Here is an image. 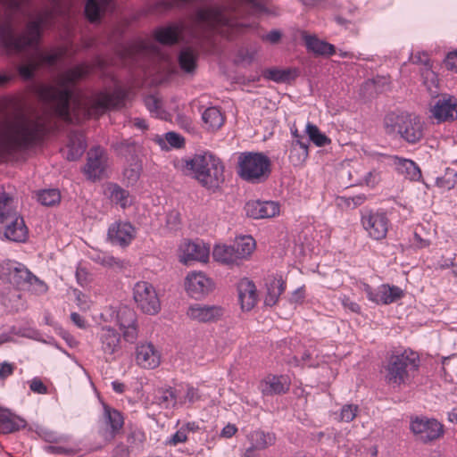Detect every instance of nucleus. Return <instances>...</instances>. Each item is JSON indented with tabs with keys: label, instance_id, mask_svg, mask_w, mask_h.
Wrapping results in <instances>:
<instances>
[{
	"label": "nucleus",
	"instance_id": "f257e3e1",
	"mask_svg": "<svg viewBox=\"0 0 457 457\" xmlns=\"http://www.w3.org/2000/svg\"><path fill=\"white\" fill-rule=\"evenodd\" d=\"M245 8L253 15L271 13L268 0H221L211 2L197 8L190 17V22L179 21L155 30L157 42L174 45L188 32L199 41H209L217 33L228 38L244 31L252 24L238 21L241 9Z\"/></svg>",
	"mask_w": 457,
	"mask_h": 457
},
{
	"label": "nucleus",
	"instance_id": "f03ea898",
	"mask_svg": "<svg viewBox=\"0 0 457 457\" xmlns=\"http://www.w3.org/2000/svg\"><path fill=\"white\" fill-rule=\"evenodd\" d=\"M51 18L50 11L39 12L19 35L14 34L10 22L0 24V42L3 46L16 54H23L17 70L25 80L32 79L40 67L54 66L64 54L61 48L42 49L39 46L42 28Z\"/></svg>",
	"mask_w": 457,
	"mask_h": 457
},
{
	"label": "nucleus",
	"instance_id": "7ed1b4c3",
	"mask_svg": "<svg viewBox=\"0 0 457 457\" xmlns=\"http://www.w3.org/2000/svg\"><path fill=\"white\" fill-rule=\"evenodd\" d=\"M91 67L87 63L79 64L54 79V84H44L38 87V97L53 111V112L65 121H71L70 112V100L76 83L87 76Z\"/></svg>",
	"mask_w": 457,
	"mask_h": 457
},
{
	"label": "nucleus",
	"instance_id": "20e7f679",
	"mask_svg": "<svg viewBox=\"0 0 457 457\" xmlns=\"http://www.w3.org/2000/svg\"><path fill=\"white\" fill-rule=\"evenodd\" d=\"M47 130L41 118L31 119L19 112L0 129V156L11 155L29 148L41 140Z\"/></svg>",
	"mask_w": 457,
	"mask_h": 457
},
{
	"label": "nucleus",
	"instance_id": "39448f33",
	"mask_svg": "<svg viewBox=\"0 0 457 457\" xmlns=\"http://www.w3.org/2000/svg\"><path fill=\"white\" fill-rule=\"evenodd\" d=\"M184 169L208 189L216 190L225 180L222 161L209 151L196 154L187 160Z\"/></svg>",
	"mask_w": 457,
	"mask_h": 457
},
{
	"label": "nucleus",
	"instance_id": "423d86ee",
	"mask_svg": "<svg viewBox=\"0 0 457 457\" xmlns=\"http://www.w3.org/2000/svg\"><path fill=\"white\" fill-rule=\"evenodd\" d=\"M385 133L400 137L408 144L420 142L424 136L425 124L419 115L408 112H390L383 119Z\"/></svg>",
	"mask_w": 457,
	"mask_h": 457
},
{
	"label": "nucleus",
	"instance_id": "0eeeda50",
	"mask_svg": "<svg viewBox=\"0 0 457 457\" xmlns=\"http://www.w3.org/2000/svg\"><path fill=\"white\" fill-rule=\"evenodd\" d=\"M420 367L419 354L411 349L392 354L385 367V379L389 385L400 386L410 382Z\"/></svg>",
	"mask_w": 457,
	"mask_h": 457
},
{
	"label": "nucleus",
	"instance_id": "6e6552de",
	"mask_svg": "<svg viewBox=\"0 0 457 457\" xmlns=\"http://www.w3.org/2000/svg\"><path fill=\"white\" fill-rule=\"evenodd\" d=\"M271 172V162L262 153L244 152L237 160L238 176L253 184H259L265 181Z\"/></svg>",
	"mask_w": 457,
	"mask_h": 457
},
{
	"label": "nucleus",
	"instance_id": "1a4fd4ad",
	"mask_svg": "<svg viewBox=\"0 0 457 457\" xmlns=\"http://www.w3.org/2000/svg\"><path fill=\"white\" fill-rule=\"evenodd\" d=\"M133 298L144 313L154 315L161 310V302L157 292L149 282H137L133 287Z\"/></svg>",
	"mask_w": 457,
	"mask_h": 457
},
{
	"label": "nucleus",
	"instance_id": "9d476101",
	"mask_svg": "<svg viewBox=\"0 0 457 457\" xmlns=\"http://www.w3.org/2000/svg\"><path fill=\"white\" fill-rule=\"evenodd\" d=\"M360 288L366 294L369 301L378 305L390 304L403 296V291L399 287L390 286L389 284H382L373 288L367 283H361Z\"/></svg>",
	"mask_w": 457,
	"mask_h": 457
},
{
	"label": "nucleus",
	"instance_id": "9b49d317",
	"mask_svg": "<svg viewBox=\"0 0 457 457\" xmlns=\"http://www.w3.org/2000/svg\"><path fill=\"white\" fill-rule=\"evenodd\" d=\"M410 428L416 438L423 443L434 441L444 433L442 424L434 419L415 418L411 420Z\"/></svg>",
	"mask_w": 457,
	"mask_h": 457
},
{
	"label": "nucleus",
	"instance_id": "f8f14e48",
	"mask_svg": "<svg viewBox=\"0 0 457 457\" xmlns=\"http://www.w3.org/2000/svg\"><path fill=\"white\" fill-rule=\"evenodd\" d=\"M108 156L104 148L96 146L87 152V163L84 166V173L88 179H100L107 168Z\"/></svg>",
	"mask_w": 457,
	"mask_h": 457
},
{
	"label": "nucleus",
	"instance_id": "ddd939ff",
	"mask_svg": "<svg viewBox=\"0 0 457 457\" xmlns=\"http://www.w3.org/2000/svg\"><path fill=\"white\" fill-rule=\"evenodd\" d=\"M361 223L369 236L376 240L386 237L388 231V218L385 212H366L361 216Z\"/></svg>",
	"mask_w": 457,
	"mask_h": 457
},
{
	"label": "nucleus",
	"instance_id": "4468645a",
	"mask_svg": "<svg viewBox=\"0 0 457 457\" xmlns=\"http://www.w3.org/2000/svg\"><path fill=\"white\" fill-rule=\"evenodd\" d=\"M210 249L203 241H183L179 248L180 262L189 264L191 262H207Z\"/></svg>",
	"mask_w": 457,
	"mask_h": 457
},
{
	"label": "nucleus",
	"instance_id": "2eb2a0df",
	"mask_svg": "<svg viewBox=\"0 0 457 457\" xmlns=\"http://www.w3.org/2000/svg\"><path fill=\"white\" fill-rule=\"evenodd\" d=\"M103 423L101 436L106 442H111L122 429L124 418L118 410L104 404Z\"/></svg>",
	"mask_w": 457,
	"mask_h": 457
},
{
	"label": "nucleus",
	"instance_id": "dca6fc26",
	"mask_svg": "<svg viewBox=\"0 0 457 457\" xmlns=\"http://www.w3.org/2000/svg\"><path fill=\"white\" fill-rule=\"evenodd\" d=\"M125 94L121 90H116L112 94L99 93L95 96L90 103L88 113L90 115H100L111 108H118L122 105Z\"/></svg>",
	"mask_w": 457,
	"mask_h": 457
},
{
	"label": "nucleus",
	"instance_id": "f3484780",
	"mask_svg": "<svg viewBox=\"0 0 457 457\" xmlns=\"http://www.w3.org/2000/svg\"><path fill=\"white\" fill-rule=\"evenodd\" d=\"M187 294L193 298H201L209 294L213 288V282L204 272H189L185 279Z\"/></svg>",
	"mask_w": 457,
	"mask_h": 457
},
{
	"label": "nucleus",
	"instance_id": "a211bd4d",
	"mask_svg": "<svg viewBox=\"0 0 457 457\" xmlns=\"http://www.w3.org/2000/svg\"><path fill=\"white\" fill-rule=\"evenodd\" d=\"M430 111L438 122L454 120L457 119V98L445 95L436 102Z\"/></svg>",
	"mask_w": 457,
	"mask_h": 457
},
{
	"label": "nucleus",
	"instance_id": "6ab92c4d",
	"mask_svg": "<svg viewBox=\"0 0 457 457\" xmlns=\"http://www.w3.org/2000/svg\"><path fill=\"white\" fill-rule=\"evenodd\" d=\"M136 362L143 369H155L161 363V353L152 343H142L136 348Z\"/></svg>",
	"mask_w": 457,
	"mask_h": 457
},
{
	"label": "nucleus",
	"instance_id": "aec40b11",
	"mask_svg": "<svg viewBox=\"0 0 457 457\" xmlns=\"http://www.w3.org/2000/svg\"><path fill=\"white\" fill-rule=\"evenodd\" d=\"M224 313V310L218 305L202 303L191 304L187 312V316L198 322H213L218 320Z\"/></svg>",
	"mask_w": 457,
	"mask_h": 457
},
{
	"label": "nucleus",
	"instance_id": "412c9836",
	"mask_svg": "<svg viewBox=\"0 0 457 457\" xmlns=\"http://www.w3.org/2000/svg\"><path fill=\"white\" fill-rule=\"evenodd\" d=\"M245 212L253 219H268L278 215L279 204L274 201H249L245 207Z\"/></svg>",
	"mask_w": 457,
	"mask_h": 457
},
{
	"label": "nucleus",
	"instance_id": "4be33fe9",
	"mask_svg": "<svg viewBox=\"0 0 457 457\" xmlns=\"http://www.w3.org/2000/svg\"><path fill=\"white\" fill-rule=\"evenodd\" d=\"M290 384L287 376L270 374L260 382L259 389L263 395H282L289 390Z\"/></svg>",
	"mask_w": 457,
	"mask_h": 457
},
{
	"label": "nucleus",
	"instance_id": "5701e85b",
	"mask_svg": "<svg viewBox=\"0 0 457 457\" xmlns=\"http://www.w3.org/2000/svg\"><path fill=\"white\" fill-rule=\"evenodd\" d=\"M135 234V228L129 222H116L108 229V237L112 243L121 246L130 244Z\"/></svg>",
	"mask_w": 457,
	"mask_h": 457
},
{
	"label": "nucleus",
	"instance_id": "b1692460",
	"mask_svg": "<svg viewBox=\"0 0 457 457\" xmlns=\"http://www.w3.org/2000/svg\"><path fill=\"white\" fill-rule=\"evenodd\" d=\"M2 224L4 225V236L7 239L14 242H23L27 238V227L17 212Z\"/></svg>",
	"mask_w": 457,
	"mask_h": 457
},
{
	"label": "nucleus",
	"instance_id": "393cba45",
	"mask_svg": "<svg viewBox=\"0 0 457 457\" xmlns=\"http://www.w3.org/2000/svg\"><path fill=\"white\" fill-rule=\"evenodd\" d=\"M10 281L20 287L38 283L40 287L44 290L46 286L39 281V279L33 275L24 265L15 263L9 268Z\"/></svg>",
	"mask_w": 457,
	"mask_h": 457
},
{
	"label": "nucleus",
	"instance_id": "a878e982",
	"mask_svg": "<svg viewBox=\"0 0 457 457\" xmlns=\"http://www.w3.org/2000/svg\"><path fill=\"white\" fill-rule=\"evenodd\" d=\"M237 291L242 310H252L257 303L256 287L253 282L246 278L240 279Z\"/></svg>",
	"mask_w": 457,
	"mask_h": 457
},
{
	"label": "nucleus",
	"instance_id": "bb28decb",
	"mask_svg": "<svg viewBox=\"0 0 457 457\" xmlns=\"http://www.w3.org/2000/svg\"><path fill=\"white\" fill-rule=\"evenodd\" d=\"M99 340L101 350L106 356H113L120 350V336L111 327L102 328Z\"/></svg>",
	"mask_w": 457,
	"mask_h": 457
},
{
	"label": "nucleus",
	"instance_id": "cd10ccee",
	"mask_svg": "<svg viewBox=\"0 0 457 457\" xmlns=\"http://www.w3.org/2000/svg\"><path fill=\"white\" fill-rule=\"evenodd\" d=\"M25 420L0 406V434H10L26 427Z\"/></svg>",
	"mask_w": 457,
	"mask_h": 457
},
{
	"label": "nucleus",
	"instance_id": "c85d7f7f",
	"mask_svg": "<svg viewBox=\"0 0 457 457\" xmlns=\"http://www.w3.org/2000/svg\"><path fill=\"white\" fill-rule=\"evenodd\" d=\"M302 38L308 51L315 54L331 56L336 52L333 45L318 38L315 35H309L307 32L303 31L302 32Z\"/></svg>",
	"mask_w": 457,
	"mask_h": 457
},
{
	"label": "nucleus",
	"instance_id": "c756f323",
	"mask_svg": "<svg viewBox=\"0 0 457 457\" xmlns=\"http://www.w3.org/2000/svg\"><path fill=\"white\" fill-rule=\"evenodd\" d=\"M67 148V159L69 161H76L80 158L87 148L84 134L79 131L71 132L69 135Z\"/></svg>",
	"mask_w": 457,
	"mask_h": 457
},
{
	"label": "nucleus",
	"instance_id": "7c9ffc66",
	"mask_svg": "<svg viewBox=\"0 0 457 457\" xmlns=\"http://www.w3.org/2000/svg\"><path fill=\"white\" fill-rule=\"evenodd\" d=\"M212 257L216 262L226 265L238 264L240 262L233 245H216L212 250Z\"/></svg>",
	"mask_w": 457,
	"mask_h": 457
},
{
	"label": "nucleus",
	"instance_id": "2f4dec72",
	"mask_svg": "<svg viewBox=\"0 0 457 457\" xmlns=\"http://www.w3.org/2000/svg\"><path fill=\"white\" fill-rule=\"evenodd\" d=\"M113 0H87L85 5V14L91 21H96L102 12L113 9Z\"/></svg>",
	"mask_w": 457,
	"mask_h": 457
},
{
	"label": "nucleus",
	"instance_id": "473e14b6",
	"mask_svg": "<svg viewBox=\"0 0 457 457\" xmlns=\"http://www.w3.org/2000/svg\"><path fill=\"white\" fill-rule=\"evenodd\" d=\"M250 448L255 450H264L271 446L276 442V436L272 432H265L263 430H254L249 436Z\"/></svg>",
	"mask_w": 457,
	"mask_h": 457
},
{
	"label": "nucleus",
	"instance_id": "72a5a7b5",
	"mask_svg": "<svg viewBox=\"0 0 457 457\" xmlns=\"http://www.w3.org/2000/svg\"><path fill=\"white\" fill-rule=\"evenodd\" d=\"M202 120L209 130H217L224 123V116L217 107H209L202 114Z\"/></svg>",
	"mask_w": 457,
	"mask_h": 457
},
{
	"label": "nucleus",
	"instance_id": "f704fd0d",
	"mask_svg": "<svg viewBox=\"0 0 457 457\" xmlns=\"http://www.w3.org/2000/svg\"><path fill=\"white\" fill-rule=\"evenodd\" d=\"M198 54L191 47H184L179 54V63L180 69L187 72L192 73L196 68Z\"/></svg>",
	"mask_w": 457,
	"mask_h": 457
},
{
	"label": "nucleus",
	"instance_id": "c9c22d12",
	"mask_svg": "<svg viewBox=\"0 0 457 457\" xmlns=\"http://www.w3.org/2000/svg\"><path fill=\"white\" fill-rule=\"evenodd\" d=\"M285 290V282L282 278H273L267 284V295L264 303L266 305L273 306Z\"/></svg>",
	"mask_w": 457,
	"mask_h": 457
},
{
	"label": "nucleus",
	"instance_id": "e433bc0d",
	"mask_svg": "<svg viewBox=\"0 0 457 457\" xmlns=\"http://www.w3.org/2000/svg\"><path fill=\"white\" fill-rule=\"evenodd\" d=\"M309 142H292L289 149V161L295 166L301 165L308 157Z\"/></svg>",
	"mask_w": 457,
	"mask_h": 457
},
{
	"label": "nucleus",
	"instance_id": "4c0bfd02",
	"mask_svg": "<svg viewBox=\"0 0 457 457\" xmlns=\"http://www.w3.org/2000/svg\"><path fill=\"white\" fill-rule=\"evenodd\" d=\"M233 245L241 262L252 254L255 248V241L251 236H244L236 238Z\"/></svg>",
	"mask_w": 457,
	"mask_h": 457
},
{
	"label": "nucleus",
	"instance_id": "58836bf2",
	"mask_svg": "<svg viewBox=\"0 0 457 457\" xmlns=\"http://www.w3.org/2000/svg\"><path fill=\"white\" fill-rule=\"evenodd\" d=\"M397 170L410 180L417 181L421 177V171L419 166L409 159H397L395 162Z\"/></svg>",
	"mask_w": 457,
	"mask_h": 457
},
{
	"label": "nucleus",
	"instance_id": "ea45409f",
	"mask_svg": "<svg viewBox=\"0 0 457 457\" xmlns=\"http://www.w3.org/2000/svg\"><path fill=\"white\" fill-rule=\"evenodd\" d=\"M107 190L109 192L110 199L115 204H119L123 209L131 204L129 192L121 188L120 186L111 184Z\"/></svg>",
	"mask_w": 457,
	"mask_h": 457
},
{
	"label": "nucleus",
	"instance_id": "a19ab883",
	"mask_svg": "<svg viewBox=\"0 0 457 457\" xmlns=\"http://www.w3.org/2000/svg\"><path fill=\"white\" fill-rule=\"evenodd\" d=\"M420 74L423 85L426 87L429 95L434 97L438 95V79L436 73L433 71L432 66L429 68L420 69Z\"/></svg>",
	"mask_w": 457,
	"mask_h": 457
},
{
	"label": "nucleus",
	"instance_id": "79ce46f5",
	"mask_svg": "<svg viewBox=\"0 0 457 457\" xmlns=\"http://www.w3.org/2000/svg\"><path fill=\"white\" fill-rule=\"evenodd\" d=\"M113 147L118 154L127 158L128 161L137 159L136 153L137 151V145L135 141L130 139H122L113 144Z\"/></svg>",
	"mask_w": 457,
	"mask_h": 457
},
{
	"label": "nucleus",
	"instance_id": "37998d69",
	"mask_svg": "<svg viewBox=\"0 0 457 457\" xmlns=\"http://www.w3.org/2000/svg\"><path fill=\"white\" fill-rule=\"evenodd\" d=\"M359 411L360 408L357 404L346 403L341 407L339 411L333 412V416L337 421L348 423L356 418Z\"/></svg>",
	"mask_w": 457,
	"mask_h": 457
},
{
	"label": "nucleus",
	"instance_id": "c03bdc74",
	"mask_svg": "<svg viewBox=\"0 0 457 457\" xmlns=\"http://www.w3.org/2000/svg\"><path fill=\"white\" fill-rule=\"evenodd\" d=\"M305 132L309 139L317 146H325L330 143V139L324 133L320 132L316 125L311 122L307 123Z\"/></svg>",
	"mask_w": 457,
	"mask_h": 457
},
{
	"label": "nucleus",
	"instance_id": "a18cd8bd",
	"mask_svg": "<svg viewBox=\"0 0 457 457\" xmlns=\"http://www.w3.org/2000/svg\"><path fill=\"white\" fill-rule=\"evenodd\" d=\"M12 198L5 192H0V224L4 223L8 218L16 212L12 207Z\"/></svg>",
	"mask_w": 457,
	"mask_h": 457
},
{
	"label": "nucleus",
	"instance_id": "49530a36",
	"mask_svg": "<svg viewBox=\"0 0 457 457\" xmlns=\"http://www.w3.org/2000/svg\"><path fill=\"white\" fill-rule=\"evenodd\" d=\"M145 104L153 116L162 120H165L167 118L168 113L162 109V103L157 97L148 96L145 99Z\"/></svg>",
	"mask_w": 457,
	"mask_h": 457
},
{
	"label": "nucleus",
	"instance_id": "de8ad7c7",
	"mask_svg": "<svg viewBox=\"0 0 457 457\" xmlns=\"http://www.w3.org/2000/svg\"><path fill=\"white\" fill-rule=\"evenodd\" d=\"M38 202L46 206H53L61 201V194L57 189H45L37 194Z\"/></svg>",
	"mask_w": 457,
	"mask_h": 457
},
{
	"label": "nucleus",
	"instance_id": "09e8293b",
	"mask_svg": "<svg viewBox=\"0 0 457 457\" xmlns=\"http://www.w3.org/2000/svg\"><path fill=\"white\" fill-rule=\"evenodd\" d=\"M136 321L137 314L132 309L127 306L119 309L117 312V322L120 328L132 325L136 323Z\"/></svg>",
	"mask_w": 457,
	"mask_h": 457
},
{
	"label": "nucleus",
	"instance_id": "8fccbe9b",
	"mask_svg": "<svg viewBox=\"0 0 457 457\" xmlns=\"http://www.w3.org/2000/svg\"><path fill=\"white\" fill-rule=\"evenodd\" d=\"M263 76L275 82H286L291 79V72L289 70L272 68L265 70Z\"/></svg>",
	"mask_w": 457,
	"mask_h": 457
},
{
	"label": "nucleus",
	"instance_id": "3c124183",
	"mask_svg": "<svg viewBox=\"0 0 457 457\" xmlns=\"http://www.w3.org/2000/svg\"><path fill=\"white\" fill-rule=\"evenodd\" d=\"M155 399L157 403L164 408H170L176 403V395L172 388L159 390Z\"/></svg>",
	"mask_w": 457,
	"mask_h": 457
},
{
	"label": "nucleus",
	"instance_id": "603ef678",
	"mask_svg": "<svg viewBox=\"0 0 457 457\" xmlns=\"http://www.w3.org/2000/svg\"><path fill=\"white\" fill-rule=\"evenodd\" d=\"M129 167L124 170V177L129 183L134 184L138 180L140 177L142 165L137 159L129 160Z\"/></svg>",
	"mask_w": 457,
	"mask_h": 457
},
{
	"label": "nucleus",
	"instance_id": "864d4df0",
	"mask_svg": "<svg viewBox=\"0 0 457 457\" xmlns=\"http://www.w3.org/2000/svg\"><path fill=\"white\" fill-rule=\"evenodd\" d=\"M456 172L452 169H446L445 173L442 177H437L436 184L442 189H451L456 183Z\"/></svg>",
	"mask_w": 457,
	"mask_h": 457
},
{
	"label": "nucleus",
	"instance_id": "5fc2aeb1",
	"mask_svg": "<svg viewBox=\"0 0 457 457\" xmlns=\"http://www.w3.org/2000/svg\"><path fill=\"white\" fill-rule=\"evenodd\" d=\"M137 54H154L157 53V46L148 41H139L133 46L131 50Z\"/></svg>",
	"mask_w": 457,
	"mask_h": 457
},
{
	"label": "nucleus",
	"instance_id": "6e6d98bb",
	"mask_svg": "<svg viewBox=\"0 0 457 457\" xmlns=\"http://www.w3.org/2000/svg\"><path fill=\"white\" fill-rule=\"evenodd\" d=\"M410 61L414 64L420 65L421 69L429 68L432 66L428 54L424 51H417L412 53L410 56Z\"/></svg>",
	"mask_w": 457,
	"mask_h": 457
},
{
	"label": "nucleus",
	"instance_id": "4d7b16f0",
	"mask_svg": "<svg viewBox=\"0 0 457 457\" xmlns=\"http://www.w3.org/2000/svg\"><path fill=\"white\" fill-rule=\"evenodd\" d=\"M366 195L363 194L354 196H340L338 197L339 204H345L347 207L355 208L361 205L366 201Z\"/></svg>",
	"mask_w": 457,
	"mask_h": 457
},
{
	"label": "nucleus",
	"instance_id": "13d9d810",
	"mask_svg": "<svg viewBox=\"0 0 457 457\" xmlns=\"http://www.w3.org/2000/svg\"><path fill=\"white\" fill-rule=\"evenodd\" d=\"M379 179V173L376 170H370L367 172L362 179L356 180V182L360 185L374 187L378 183Z\"/></svg>",
	"mask_w": 457,
	"mask_h": 457
},
{
	"label": "nucleus",
	"instance_id": "bf43d9fd",
	"mask_svg": "<svg viewBox=\"0 0 457 457\" xmlns=\"http://www.w3.org/2000/svg\"><path fill=\"white\" fill-rule=\"evenodd\" d=\"M180 224V214L177 211L170 212L166 216V226L170 230H177Z\"/></svg>",
	"mask_w": 457,
	"mask_h": 457
},
{
	"label": "nucleus",
	"instance_id": "052dcab7",
	"mask_svg": "<svg viewBox=\"0 0 457 457\" xmlns=\"http://www.w3.org/2000/svg\"><path fill=\"white\" fill-rule=\"evenodd\" d=\"M123 338L129 343H134L137 338V328L136 323L121 328Z\"/></svg>",
	"mask_w": 457,
	"mask_h": 457
},
{
	"label": "nucleus",
	"instance_id": "680f3d73",
	"mask_svg": "<svg viewBox=\"0 0 457 457\" xmlns=\"http://www.w3.org/2000/svg\"><path fill=\"white\" fill-rule=\"evenodd\" d=\"M165 139L170 146L179 148L183 146L185 140L184 137L176 132H167Z\"/></svg>",
	"mask_w": 457,
	"mask_h": 457
},
{
	"label": "nucleus",
	"instance_id": "e2e57ef3",
	"mask_svg": "<svg viewBox=\"0 0 457 457\" xmlns=\"http://www.w3.org/2000/svg\"><path fill=\"white\" fill-rule=\"evenodd\" d=\"M29 388L32 392L39 395L47 394V386L39 378H34L29 382Z\"/></svg>",
	"mask_w": 457,
	"mask_h": 457
},
{
	"label": "nucleus",
	"instance_id": "0e129e2a",
	"mask_svg": "<svg viewBox=\"0 0 457 457\" xmlns=\"http://www.w3.org/2000/svg\"><path fill=\"white\" fill-rule=\"evenodd\" d=\"M187 440V429L182 427L169 439L168 444L177 445Z\"/></svg>",
	"mask_w": 457,
	"mask_h": 457
},
{
	"label": "nucleus",
	"instance_id": "69168bd1",
	"mask_svg": "<svg viewBox=\"0 0 457 457\" xmlns=\"http://www.w3.org/2000/svg\"><path fill=\"white\" fill-rule=\"evenodd\" d=\"M74 295L76 297L77 304L81 310H87L89 308V301L87 296L81 291L75 289Z\"/></svg>",
	"mask_w": 457,
	"mask_h": 457
},
{
	"label": "nucleus",
	"instance_id": "338daca9",
	"mask_svg": "<svg viewBox=\"0 0 457 457\" xmlns=\"http://www.w3.org/2000/svg\"><path fill=\"white\" fill-rule=\"evenodd\" d=\"M445 64L448 70L457 72V51L447 54Z\"/></svg>",
	"mask_w": 457,
	"mask_h": 457
},
{
	"label": "nucleus",
	"instance_id": "774afa93",
	"mask_svg": "<svg viewBox=\"0 0 457 457\" xmlns=\"http://www.w3.org/2000/svg\"><path fill=\"white\" fill-rule=\"evenodd\" d=\"M112 457H129V449L123 443L118 444L112 450Z\"/></svg>",
	"mask_w": 457,
	"mask_h": 457
}]
</instances>
